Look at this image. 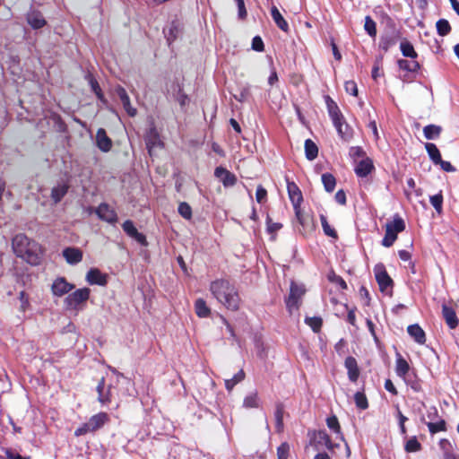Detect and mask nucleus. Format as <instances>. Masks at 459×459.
Wrapping results in <instances>:
<instances>
[{"label": "nucleus", "mask_w": 459, "mask_h": 459, "mask_svg": "<svg viewBox=\"0 0 459 459\" xmlns=\"http://www.w3.org/2000/svg\"><path fill=\"white\" fill-rule=\"evenodd\" d=\"M344 88H345V91L347 93H349L352 96H357L358 88H357V84L355 82H353V81L346 82L344 84Z\"/></svg>", "instance_id": "58"}, {"label": "nucleus", "mask_w": 459, "mask_h": 459, "mask_svg": "<svg viewBox=\"0 0 459 459\" xmlns=\"http://www.w3.org/2000/svg\"><path fill=\"white\" fill-rule=\"evenodd\" d=\"M95 213L100 220L109 224H115L117 221V214L116 211L107 203H101L96 209Z\"/></svg>", "instance_id": "10"}, {"label": "nucleus", "mask_w": 459, "mask_h": 459, "mask_svg": "<svg viewBox=\"0 0 459 459\" xmlns=\"http://www.w3.org/2000/svg\"><path fill=\"white\" fill-rule=\"evenodd\" d=\"M271 15L273 22H275L279 29H281L284 32L289 31V23L281 14V13L279 12L278 8L275 5H273L271 8Z\"/></svg>", "instance_id": "27"}, {"label": "nucleus", "mask_w": 459, "mask_h": 459, "mask_svg": "<svg viewBox=\"0 0 459 459\" xmlns=\"http://www.w3.org/2000/svg\"><path fill=\"white\" fill-rule=\"evenodd\" d=\"M283 414L284 406L281 403H278L275 405L274 418H275V429L278 433L283 431Z\"/></svg>", "instance_id": "30"}, {"label": "nucleus", "mask_w": 459, "mask_h": 459, "mask_svg": "<svg viewBox=\"0 0 459 459\" xmlns=\"http://www.w3.org/2000/svg\"><path fill=\"white\" fill-rule=\"evenodd\" d=\"M86 281L91 285L105 286L108 283V276L97 268H91L86 274Z\"/></svg>", "instance_id": "16"}, {"label": "nucleus", "mask_w": 459, "mask_h": 459, "mask_svg": "<svg viewBox=\"0 0 459 459\" xmlns=\"http://www.w3.org/2000/svg\"><path fill=\"white\" fill-rule=\"evenodd\" d=\"M410 369L409 363L401 356V354L397 353L395 367L397 376L402 378L406 377V376L411 374Z\"/></svg>", "instance_id": "29"}, {"label": "nucleus", "mask_w": 459, "mask_h": 459, "mask_svg": "<svg viewBox=\"0 0 459 459\" xmlns=\"http://www.w3.org/2000/svg\"><path fill=\"white\" fill-rule=\"evenodd\" d=\"M63 256L69 264H77L82 259V252L77 247H66L63 250Z\"/></svg>", "instance_id": "23"}, {"label": "nucleus", "mask_w": 459, "mask_h": 459, "mask_svg": "<svg viewBox=\"0 0 459 459\" xmlns=\"http://www.w3.org/2000/svg\"><path fill=\"white\" fill-rule=\"evenodd\" d=\"M407 332L416 342L423 344L426 342L425 332L419 325H409Z\"/></svg>", "instance_id": "28"}, {"label": "nucleus", "mask_w": 459, "mask_h": 459, "mask_svg": "<svg viewBox=\"0 0 459 459\" xmlns=\"http://www.w3.org/2000/svg\"><path fill=\"white\" fill-rule=\"evenodd\" d=\"M210 291L216 300L226 308L237 311L240 305V297L235 285L226 279H217L211 282Z\"/></svg>", "instance_id": "1"}, {"label": "nucleus", "mask_w": 459, "mask_h": 459, "mask_svg": "<svg viewBox=\"0 0 459 459\" xmlns=\"http://www.w3.org/2000/svg\"><path fill=\"white\" fill-rule=\"evenodd\" d=\"M248 89L247 88H244L241 90V91L239 92L238 95H235L234 98L239 101V102H243L246 100L247 95H248Z\"/></svg>", "instance_id": "63"}, {"label": "nucleus", "mask_w": 459, "mask_h": 459, "mask_svg": "<svg viewBox=\"0 0 459 459\" xmlns=\"http://www.w3.org/2000/svg\"><path fill=\"white\" fill-rule=\"evenodd\" d=\"M74 289V285L68 282L65 277H57L51 286L52 293L56 297H63Z\"/></svg>", "instance_id": "11"}, {"label": "nucleus", "mask_w": 459, "mask_h": 459, "mask_svg": "<svg viewBox=\"0 0 459 459\" xmlns=\"http://www.w3.org/2000/svg\"><path fill=\"white\" fill-rule=\"evenodd\" d=\"M286 182L289 198L292 205H301V203L303 202V195L299 187L293 181H290L288 178H286Z\"/></svg>", "instance_id": "13"}, {"label": "nucleus", "mask_w": 459, "mask_h": 459, "mask_svg": "<svg viewBox=\"0 0 459 459\" xmlns=\"http://www.w3.org/2000/svg\"><path fill=\"white\" fill-rule=\"evenodd\" d=\"M374 169L375 167L372 160L367 157L357 164L354 170L358 177L365 178L369 175L374 170Z\"/></svg>", "instance_id": "21"}, {"label": "nucleus", "mask_w": 459, "mask_h": 459, "mask_svg": "<svg viewBox=\"0 0 459 459\" xmlns=\"http://www.w3.org/2000/svg\"><path fill=\"white\" fill-rule=\"evenodd\" d=\"M96 144L101 152H108L110 151L112 147V141L107 135L105 129H98L96 134Z\"/></svg>", "instance_id": "20"}, {"label": "nucleus", "mask_w": 459, "mask_h": 459, "mask_svg": "<svg viewBox=\"0 0 459 459\" xmlns=\"http://www.w3.org/2000/svg\"><path fill=\"white\" fill-rule=\"evenodd\" d=\"M267 191L262 186H258L255 192V199L259 204L264 203L266 200Z\"/></svg>", "instance_id": "57"}, {"label": "nucleus", "mask_w": 459, "mask_h": 459, "mask_svg": "<svg viewBox=\"0 0 459 459\" xmlns=\"http://www.w3.org/2000/svg\"><path fill=\"white\" fill-rule=\"evenodd\" d=\"M290 455V445L287 442L281 443L277 448L278 459H288Z\"/></svg>", "instance_id": "53"}, {"label": "nucleus", "mask_w": 459, "mask_h": 459, "mask_svg": "<svg viewBox=\"0 0 459 459\" xmlns=\"http://www.w3.org/2000/svg\"><path fill=\"white\" fill-rule=\"evenodd\" d=\"M195 309L196 315L201 318L208 317L211 314V309L203 299H197L195 302Z\"/></svg>", "instance_id": "32"}, {"label": "nucleus", "mask_w": 459, "mask_h": 459, "mask_svg": "<svg viewBox=\"0 0 459 459\" xmlns=\"http://www.w3.org/2000/svg\"><path fill=\"white\" fill-rule=\"evenodd\" d=\"M91 290L89 288H82L69 293L65 299V304L67 309L82 310L83 305L89 299Z\"/></svg>", "instance_id": "5"}, {"label": "nucleus", "mask_w": 459, "mask_h": 459, "mask_svg": "<svg viewBox=\"0 0 459 459\" xmlns=\"http://www.w3.org/2000/svg\"><path fill=\"white\" fill-rule=\"evenodd\" d=\"M69 185L66 182H60L51 190V199L54 204H58L67 194Z\"/></svg>", "instance_id": "26"}, {"label": "nucleus", "mask_w": 459, "mask_h": 459, "mask_svg": "<svg viewBox=\"0 0 459 459\" xmlns=\"http://www.w3.org/2000/svg\"><path fill=\"white\" fill-rule=\"evenodd\" d=\"M326 425L336 435L340 436L341 439L343 440V436L341 432V427H340L338 419L335 415H332L326 419Z\"/></svg>", "instance_id": "42"}, {"label": "nucleus", "mask_w": 459, "mask_h": 459, "mask_svg": "<svg viewBox=\"0 0 459 459\" xmlns=\"http://www.w3.org/2000/svg\"><path fill=\"white\" fill-rule=\"evenodd\" d=\"M429 202L431 205L434 207L436 212L440 214L443 211V195L440 191L438 194L431 195L429 197Z\"/></svg>", "instance_id": "43"}, {"label": "nucleus", "mask_w": 459, "mask_h": 459, "mask_svg": "<svg viewBox=\"0 0 459 459\" xmlns=\"http://www.w3.org/2000/svg\"><path fill=\"white\" fill-rule=\"evenodd\" d=\"M115 91L128 116L134 117L137 111L136 108L131 106L130 98L126 91L122 86L116 87Z\"/></svg>", "instance_id": "17"}, {"label": "nucleus", "mask_w": 459, "mask_h": 459, "mask_svg": "<svg viewBox=\"0 0 459 459\" xmlns=\"http://www.w3.org/2000/svg\"><path fill=\"white\" fill-rule=\"evenodd\" d=\"M364 29L370 37L377 36V24L370 16H366Z\"/></svg>", "instance_id": "47"}, {"label": "nucleus", "mask_w": 459, "mask_h": 459, "mask_svg": "<svg viewBox=\"0 0 459 459\" xmlns=\"http://www.w3.org/2000/svg\"><path fill=\"white\" fill-rule=\"evenodd\" d=\"M5 455L7 456V459H26L20 455L19 454L13 453L11 449H6Z\"/></svg>", "instance_id": "64"}, {"label": "nucleus", "mask_w": 459, "mask_h": 459, "mask_svg": "<svg viewBox=\"0 0 459 459\" xmlns=\"http://www.w3.org/2000/svg\"><path fill=\"white\" fill-rule=\"evenodd\" d=\"M266 225H267V231L271 234L277 232L282 227V225L279 222H273L269 216H267V219H266Z\"/></svg>", "instance_id": "56"}, {"label": "nucleus", "mask_w": 459, "mask_h": 459, "mask_svg": "<svg viewBox=\"0 0 459 459\" xmlns=\"http://www.w3.org/2000/svg\"><path fill=\"white\" fill-rule=\"evenodd\" d=\"M437 31L440 36H446L451 31V26L447 20L439 19L437 23Z\"/></svg>", "instance_id": "44"}, {"label": "nucleus", "mask_w": 459, "mask_h": 459, "mask_svg": "<svg viewBox=\"0 0 459 459\" xmlns=\"http://www.w3.org/2000/svg\"><path fill=\"white\" fill-rule=\"evenodd\" d=\"M180 33L181 24L178 21H172L163 29V34L169 46H170L172 42L177 39Z\"/></svg>", "instance_id": "14"}, {"label": "nucleus", "mask_w": 459, "mask_h": 459, "mask_svg": "<svg viewBox=\"0 0 459 459\" xmlns=\"http://www.w3.org/2000/svg\"><path fill=\"white\" fill-rule=\"evenodd\" d=\"M441 127L436 125H428L423 128V134L426 139L434 140L439 137Z\"/></svg>", "instance_id": "38"}, {"label": "nucleus", "mask_w": 459, "mask_h": 459, "mask_svg": "<svg viewBox=\"0 0 459 459\" xmlns=\"http://www.w3.org/2000/svg\"><path fill=\"white\" fill-rule=\"evenodd\" d=\"M305 323L310 326L315 333H318L322 327L323 320L319 316L306 317Z\"/></svg>", "instance_id": "46"}, {"label": "nucleus", "mask_w": 459, "mask_h": 459, "mask_svg": "<svg viewBox=\"0 0 459 459\" xmlns=\"http://www.w3.org/2000/svg\"><path fill=\"white\" fill-rule=\"evenodd\" d=\"M304 147L306 158L308 160H314L318 155V147L316 144L311 139H307Z\"/></svg>", "instance_id": "35"}, {"label": "nucleus", "mask_w": 459, "mask_h": 459, "mask_svg": "<svg viewBox=\"0 0 459 459\" xmlns=\"http://www.w3.org/2000/svg\"><path fill=\"white\" fill-rule=\"evenodd\" d=\"M400 38V33L395 29L385 31L379 39L378 47L384 52H387L391 48L396 45Z\"/></svg>", "instance_id": "9"}, {"label": "nucleus", "mask_w": 459, "mask_h": 459, "mask_svg": "<svg viewBox=\"0 0 459 459\" xmlns=\"http://www.w3.org/2000/svg\"><path fill=\"white\" fill-rule=\"evenodd\" d=\"M334 199L338 204L344 205L346 204V195L344 191L342 189L337 191V193L334 195Z\"/></svg>", "instance_id": "62"}, {"label": "nucleus", "mask_w": 459, "mask_h": 459, "mask_svg": "<svg viewBox=\"0 0 459 459\" xmlns=\"http://www.w3.org/2000/svg\"><path fill=\"white\" fill-rule=\"evenodd\" d=\"M429 431L431 434H436L440 431L446 430V421L444 420H440L437 422H428L427 423Z\"/></svg>", "instance_id": "52"}, {"label": "nucleus", "mask_w": 459, "mask_h": 459, "mask_svg": "<svg viewBox=\"0 0 459 459\" xmlns=\"http://www.w3.org/2000/svg\"><path fill=\"white\" fill-rule=\"evenodd\" d=\"M354 401L356 406L360 410H366L368 407V403L366 395L361 392H357L354 394Z\"/></svg>", "instance_id": "50"}, {"label": "nucleus", "mask_w": 459, "mask_h": 459, "mask_svg": "<svg viewBox=\"0 0 459 459\" xmlns=\"http://www.w3.org/2000/svg\"><path fill=\"white\" fill-rule=\"evenodd\" d=\"M245 378V372L241 369L233 377L225 380V387L228 391H231L233 387L243 381Z\"/></svg>", "instance_id": "41"}, {"label": "nucleus", "mask_w": 459, "mask_h": 459, "mask_svg": "<svg viewBox=\"0 0 459 459\" xmlns=\"http://www.w3.org/2000/svg\"><path fill=\"white\" fill-rule=\"evenodd\" d=\"M108 420V415L106 412H99L91 416L89 420L82 424L74 431L76 437L83 436L101 429Z\"/></svg>", "instance_id": "4"}, {"label": "nucleus", "mask_w": 459, "mask_h": 459, "mask_svg": "<svg viewBox=\"0 0 459 459\" xmlns=\"http://www.w3.org/2000/svg\"><path fill=\"white\" fill-rule=\"evenodd\" d=\"M325 103L329 117L332 119L333 124L339 123V121L345 119L336 102L333 101L329 96L325 97Z\"/></svg>", "instance_id": "19"}, {"label": "nucleus", "mask_w": 459, "mask_h": 459, "mask_svg": "<svg viewBox=\"0 0 459 459\" xmlns=\"http://www.w3.org/2000/svg\"><path fill=\"white\" fill-rule=\"evenodd\" d=\"M178 212L184 219L191 220L192 208L187 203L181 202L178 205Z\"/></svg>", "instance_id": "51"}, {"label": "nucleus", "mask_w": 459, "mask_h": 459, "mask_svg": "<svg viewBox=\"0 0 459 459\" xmlns=\"http://www.w3.org/2000/svg\"><path fill=\"white\" fill-rule=\"evenodd\" d=\"M442 315L449 328L455 329L458 325L459 321L454 308L446 305H443Z\"/></svg>", "instance_id": "24"}, {"label": "nucleus", "mask_w": 459, "mask_h": 459, "mask_svg": "<svg viewBox=\"0 0 459 459\" xmlns=\"http://www.w3.org/2000/svg\"><path fill=\"white\" fill-rule=\"evenodd\" d=\"M238 7V17L240 20L247 18V13L244 0H234Z\"/></svg>", "instance_id": "54"}, {"label": "nucleus", "mask_w": 459, "mask_h": 459, "mask_svg": "<svg viewBox=\"0 0 459 459\" xmlns=\"http://www.w3.org/2000/svg\"><path fill=\"white\" fill-rule=\"evenodd\" d=\"M19 299L21 301L20 309L21 311L25 312L30 307L29 297L25 291L22 290L19 293Z\"/></svg>", "instance_id": "55"}, {"label": "nucleus", "mask_w": 459, "mask_h": 459, "mask_svg": "<svg viewBox=\"0 0 459 459\" xmlns=\"http://www.w3.org/2000/svg\"><path fill=\"white\" fill-rule=\"evenodd\" d=\"M146 148L151 156L153 155L155 148H162L163 143L160 138V134L154 126H152L144 135Z\"/></svg>", "instance_id": "8"}, {"label": "nucleus", "mask_w": 459, "mask_h": 459, "mask_svg": "<svg viewBox=\"0 0 459 459\" xmlns=\"http://www.w3.org/2000/svg\"><path fill=\"white\" fill-rule=\"evenodd\" d=\"M12 247L14 254L32 265L39 264L41 259L40 246L30 240L24 234H17L13 238Z\"/></svg>", "instance_id": "2"}, {"label": "nucleus", "mask_w": 459, "mask_h": 459, "mask_svg": "<svg viewBox=\"0 0 459 459\" xmlns=\"http://www.w3.org/2000/svg\"><path fill=\"white\" fill-rule=\"evenodd\" d=\"M26 21L34 30L41 29L47 24V21L41 12L35 9H31L27 13Z\"/></svg>", "instance_id": "12"}, {"label": "nucleus", "mask_w": 459, "mask_h": 459, "mask_svg": "<svg viewBox=\"0 0 459 459\" xmlns=\"http://www.w3.org/2000/svg\"><path fill=\"white\" fill-rule=\"evenodd\" d=\"M320 221L324 233L328 237L337 238L338 236L335 230L329 225L327 219L324 214L320 215Z\"/></svg>", "instance_id": "45"}, {"label": "nucleus", "mask_w": 459, "mask_h": 459, "mask_svg": "<svg viewBox=\"0 0 459 459\" xmlns=\"http://www.w3.org/2000/svg\"><path fill=\"white\" fill-rule=\"evenodd\" d=\"M264 45L259 36H255L252 39V48L255 51L261 52L264 50Z\"/></svg>", "instance_id": "59"}, {"label": "nucleus", "mask_w": 459, "mask_h": 459, "mask_svg": "<svg viewBox=\"0 0 459 459\" xmlns=\"http://www.w3.org/2000/svg\"><path fill=\"white\" fill-rule=\"evenodd\" d=\"M425 149L429 156V159L435 165H437L438 162L441 161V154L437 145L432 143H427L425 144Z\"/></svg>", "instance_id": "34"}, {"label": "nucleus", "mask_w": 459, "mask_h": 459, "mask_svg": "<svg viewBox=\"0 0 459 459\" xmlns=\"http://www.w3.org/2000/svg\"><path fill=\"white\" fill-rule=\"evenodd\" d=\"M398 66L400 69L405 70L407 72L414 73L417 72L420 69V64L415 59L413 60H406V59H400L397 62Z\"/></svg>", "instance_id": "37"}, {"label": "nucleus", "mask_w": 459, "mask_h": 459, "mask_svg": "<svg viewBox=\"0 0 459 459\" xmlns=\"http://www.w3.org/2000/svg\"><path fill=\"white\" fill-rule=\"evenodd\" d=\"M405 230V222L403 219L395 214L392 221H388L385 224V233L382 239V245L385 247L393 246L394 241L397 239L398 233Z\"/></svg>", "instance_id": "3"}, {"label": "nucleus", "mask_w": 459, "mask_h": 459, "mask_svg": "<svg viewBox=\"0 0 459 459\" xmlns=\"http://www.w3.org/2000/svg\"><path fill=\"white\" fill-rule=\"evenodd\" d=\"M344 366L348 372L349 380L356 382L359 377V369L356 359L351 356L347 357Z\"/></svg>", "instance_id": "22"}, {"label": "nucleus", "mask_w": 459, "mask_h": 459, "mask_svg": "<svg viewBox=\"0 0 459 459\" xmlns=\"http://www.w3.org/2000/svg\"><path fill=\"white\" fill-rule=\"evenodd\" d=\"M338 135L345 142H349L353 135L351 127L346 123L345 119L333 124Z\"/></svg>", "instance_id": "25"}, {"label": "nucleus", "mask_w": 459, "mask_h": 459, "mask_svg": "<svg viewBox=\"0 0 459 459\" xmlns=\"http://www.w3.org/2000/svg\"><path fill=\"white\" fill-rule=\"evenodd\" d=\"M400 49L403 56L416 59L418 56L412 44L407 39H403L400 43Z\"/></svg>", "instance_id": "33"}, {"label": "nucleus", "mask_w": 459, "mask_h": 459, "mask_svg": "<svg viewBox=\"0 0 459 459\" xmlns=\"http://www.w3.org/2000/svg\"><path fill=\"white\" fill-rule=\"evenodd\" d=\"M315 438L317 444L325 446L328 450H333L334 446H336L332 442L329 435L325 430H318L315 434Z\"/></svg>", "instance_id": "31"}, {"label": "nucleus", "mask_w": 459, "mask_h": 459, "mask_svg": "<svg viewBox=\"0 0 459 459\" xmlns=\"http://www.w3.org/2000/svg\"><path fill=\"white\" fill-rule=\"evenodd\" d=\"M437 165H440L441 169L446 172L455 171V168L449 161L443 160L442 159H441V161L438 162Z\"/></svg>", "instance_id": "61"}, {"label": "nucleus", "mask_w": 459, "mask_h": 459, "mask_svg": "<svg viewBox=\"0 0 459 459\" xmlns=\"http://www.w3.org/2000/svg\"><path fill=\"white\" fill-rule=\"evenodd\" d=\"M375 277L379 286V290L382 292L387 290L388 288H392L393 280L388 275L385 267L383 264H377L374 267Z\"/></svg>", "instance_id": "7"}, {"label": "nucleus", "mask_w": 459, "mask_h": 459, "mask_svg": "<svg viewBox=\"0 0 459 459\" xmlns=\"http://www.w3.org/2000/svg\"><path fill=\"white\" fill-rule=\"evenodd\" d=\"M123 230L131 238H134L141 245H147L146 238L140 233L130 220H126L122 225Z\"/></svg>", "instance_id": "15"}, {"label": "nucleus", "mask_w": 459, "mask_h": 459, "mask_svg": "<svg viewBox=\"0 0 459 459\" xmlns=\"http://www.w3.org/2000/svg\"><path fill=\"white\" fill-rule=\"evenodd\" d=\"M439 447L443 452V455L446 454V452H451L452 451V445L449 440L443 438L439 441Z\"/></svg>", "instance_id": "60"}, {"label": "nucleus", "mask_w": 459, "mask_h": 459, "mask_svg": "<svg viewBox=\"0 0 459 459\" xmlns=\"http://www.w3.org/2000/svg\"><path fill=\"white\" fill-rule=\"evenodd\" d=\"M214 176L219 178L226 187L232 186L237 182L236 176L222 167H217L215 169Z\"/></svg>", "instance_id": "18"}, {"label": "nucleus", "mask_w": 459, "mask_h": 459, "mask_svg": "<svg viewBox=\"0 0 459 459\" xmlns=\"http://www.w3.org/2000/svg\"><path fill=\"white\" fill-rule=\"evenodd\" d=\"M406 385L410 386L412 390L415 392H419L421 389V385L420 384V381L417 379L416 376L413 374H410L406 376V377L403 378Z\"/></svg>", "instance_id": "48"}, {"label": "nucleus", "mask_w": 459, "mask_h": 459, "mask_svg": "<svg viewBox=\"0 0 459 459\" xmlns=\"http://www.w3.org/2000/svg\"><path fill=\"white\" fill-rule=\"evenodd\" d=\"M404 449L408 453L418 452L421 449V445L417 440L416 437H412L406 442Z\"/></svg>", "instance_id": "49"}, {"label": "nucleus", "mask_w": 459, "mask_h": 459, "mask_svg": "<svg viewBox=\"0 0 459 459\" xmlns=\"http://www.w3.org/2000/svg\"><path fill=\"white\" fill-rule=\"evenodd\" d=\"M243 407L247 409L258 408L259 397L256 391L248 394L243 401Z\"/></svg>", "instance_id": "40"}, {"label": "nucleus", "mask_w": 459, "mask_h": 459, "mask_svg": "<svg viewBox=\"0 0 459 459\" xmlns=\"http://www.w3.org/2000/svg\"><path fill=\"white\" fill-rule=\"evenodd\" d=\"M304 294L305 288L303 285L297 284L294 281L290 283V294L286 299V307L290 314L293 310H298L299 300Z\"/></svg>", "instance_id": "6"}, {"label": "nucleus", "mask_w": 459, "mask_h": 459, "mask_svg": "<svg viewBox=\"0 0 459 459\" xmlns=\"http://www.w3.org/2000/svg\"><path fill=\"white\" fill-rule=\"evenodd\" d=\"M325 190L332 193L336 186V179L331 173H324L321 177Z\"/></svg>", "instance_id": "39"}, {"label": "nucleus", "mask_w": 459, "mask_h": 459, "mask_svg": "<svg viewBox=\"0 0 459 459\" xmlns=\"http://www.w3.org/2000/svg\"><path fill=\"white\" fill-rule=\"evenodd\" d=\"M97 392L99 394L98 400L102 404H108L110 402L109 389L105 391V380L101 378L97 386Z\"/></svg>", "instance_id": "36"}]
</instances>
